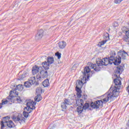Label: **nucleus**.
Masks as SVG:
<instances>
[{
    "mask_svg": "<svg viewBox=\"0 0 129 129\" xmlns=\"http://www.w3.org/2000/svg\"><path fill=\"white\" fill-rule=\"evenodd\" d=\"M14 87H15V86H14Z\"/></svg>",
    "mask_w": 129,
    "mask_h": 129,
    "instance_id": "c03bdc74",
    "label": "nucleus"
},
{
    "mask_svg": "<svg viewBox=\"0 0 129 129\" xmlns=\"http://www.w3.org/2000/svg\"><path fill=\"white\" fill-rule=\"evenodd\" d=\"M13 120L15 121V122H19L20 124H23V123H25L26 119L23 117V115L19 114L17 117L13 118Z\"/></svg>",
    "mask_w": 129,
    "mask_h": 129,
    "instance_id": "0eeeda50",
    "label": "nucleus"
},
{
    "mask_svg": "<svg viewBox=\"0 0 129 129\" xmlns=\"http://www.w3.org/2000/svg\"><path fill=\"white\" fill-rule=\"evenodd\" d=\"M43 85L44 87H48L50 85V83H49V79H46L43 82Z\"/></svg>",
    "mask_w": 129,
    "mask_h": 129,
    "instance_id": "5701e85b",
    "label": "nucleus"
},
{
    "mask_svg": "<svg viewBox=\"0 0 129 129\" xmlns=\"http://www.w3.org/2000/svg\"><path fill=\"white\" fill-rule=\"evenodd\" d=\"M110 55H111L110 56V57H113L114 60H115V57H114V56H115V55H116L115 51H111Z\"/></svg>",
    "mask_w": 129,
    "mask_h": 129,
    "instance_id": "7c9ffc66",
    "label": "nucleus"
},
{
    "mask_svg": "<svg viewBox=\"0 0 129 129\" xmlns=\"http://www.w3.org/2000/svg\"><path fill=\"white\" fill-rule=\"evenodd\" d=\"M114 76L116 77V79L114 80L115 87L114 88L111 87L108 93L104 94V98L103 101L100 100L92 102L91 103V107L97 109L99 108V106H102L103 103L108 102V100H113V99H115V98L119 95V88L118 87H120V85H121V81L119 80V76L117 75H115Z\"/></svg>",
    "mask_w": 129,
    "mask_h": 129,
    "instance_id": "f257e3e1",
    "label": "nucleus"
},
{
    "mask_svg": "<svg viewBox=\"0 0 129 129\" xmlns=\"http://www.w3.org/2000/svg\"><path fill=\"white\" fill-rule=\"evenodd\" d=\"M73 98H76V96H75V95H74V96H73Z\"/></svg>",
    "mask_w": 129,
    "mask_h": 129,
    "instance_id": "79ce46f5",
    "label": "nucleus"
},
{
    "mask_svg": "<svg viewBox=\"0 0 129 129\" xmlns=\"http://www.w3.org/2000/svg\"><path fill=\"white\" fill-rule=\"evenodd\" d=\"M24 111L23 112V115L26 118H28V117L30 116V113L32 111V109H30V108H24Z\"/></svg>",
    "mask_w": 129,
    "mask_h": 129,
    "instance_id": "9d476101",
    "label": "nucleus"
},
{
    "mask_svg": "<svg viewBox=\"0 0 129 129\" xmlns=\"http://www.w3.org/2000/svg\"><path fill=\"white\" fill-rule=\"evenodd\" d=\"M36 79L37 81H40V80H42V76L41 75V74H40V73L38 75H37Z\"/></svg>",
    "mask_w": 129,
    "mask_h": 129,
    "instance_id": "c85d7f7f",
    "label": "nucleus"
},
{
    "mask_svg": "<svg viewBox=\"0 0 129 129\" xmlns=\"http://www.w3.org/2000/svg\"><path fill=\"white\" fill-rule=\"evenodd\" d=\"M115 59L112 56L109 57V58L105 57L104 58H102V59H98L96 60V63H92V62H89L88 63V67L91 69H94V70L97 72L98 71H100L101 68L100 66H107L108 64H114V61Z\"/></svg>",
    "mask_w": 129,
    "mask_h": 129,
    "instance_id": "f03ea898",
    "label": "nucleus"
},
{
    "mask_svg": "<svg viewBox=\"0 0 129 129\" xmlns=\"http://www.w3.org/2000/svg\"><path fill=\"white\" fill-rule=\"evenodd\" d=\"M106 40H103L101 42H100L98 44V46L99 47H101V46H103V45H104L105 44V43H106Z\"/></svg>",
    "mask_w": 129,
    "mask_h": 129,
    "instance_id": "c756f323",
    "label": "nucleus"
},
{
    "mask_svg": "<svg viewBox=\"0 0 129 129\" xmlns=\"http://www.w3.org/2000/svg\"><path fill=\"white\" fill-rule=\"evenodd\" d=\"M89 105L90 104L89 103H86L84 105H82V106L83 107L84 110H86V109H88L89 108Z\"/></svg>",
    "mask_w": 129,
    "mask_h": 129,
    "instance_id": "bb28decb",
    "label": "nucleus"
},
{
    "mask_svg": "<svg viewBox=\"0 0 129 129\" xmlns=\"http://www.w3.org/2000/svg\"><path fill=\"white\" fill-rule=\"evenodd\" d=\"M42 98L41 95H37L34 98L35 101L39 102V101H41V100H42Z\"/></svg>",
    "mask_w": 129,
    "mask_h": 129,
    "instance_id": "a878e982",
    "label": "nucleus"
},
{
    "mask_svg": "<svg viewBox=\"0 0 129 129\" xmlns=\"http://www.w3.org/2000/svg\"><path fill=\"white\" fill-rule=\"evenodd\" d=\"M40 74L41 75L42 78H47L48 77V72L46 70H41Z\"/></svg>",
    "mask_w": 129,
    "mask_h": 129,
    "instance_id": "dca6fc26",
    "label": "nucleus"
},
{
    "mask_svg": "<svg viewBox=\"0 0 129 129\" xmlns=\"http://www.w3.org/2000/svg\"><path fill=\"white\" fill-rule=\"evenodd\" d=\"M36 91L37 93H40V91H42V88H38L36 89Z\"/></svg>",
    "mask_w": 129,
    "mask_h": 129,
    "instance_id": "c9c22d12",
    "label": "nucleus"
},
{
    "mask_svg": "<svg viewBox=\"0 0 129 129\" xmlns=\"http://www.w3.org/2000/svg\"><path fill=\"white\" fill-rule=\"evenodd\" d=\"M113 26L115 28H116V27H118V23H117V22H114Z\"/></svg>",
    "mask_w": 129,
    "mask_h": 129,
    "instance_id": "e433bc0d",
    "label": "nucleus"
},
{
    "mask_svg": "<svg viewBox=\"0 0 129 129\" xmlns=\"http://www.w3.org/2000/svg\"><path fill=\"white\" fill-rule=\"evenodd\" d=\"M27 106L26 107H25V108H30V109H32V111L33 109H35V106H34V101H30L29 102H28L27 103Z\"/></svg>",
    "mask_w": 129,
    "mask_h": 129,
    "instance_id": "2eb2a0df",
    "label": "nucleus"
},
{
    "mask_svg": "<svg viewBox=\"0 0 129 129\" xmlns=\"http://www.w3.org/2000/svg\"><path fill=\"white\" fill-rule=\"evenodd\" d=\"M24 89V86L23 85H17L13 91H10V96L11 97H15L19 96V92L17 91H22Z\"/></svg>",
    "mask_w": 129,
    "mask_h": 129,
    "instance_id": "39448f33",
    "label": "nucleus"
},
{
    "mask_svg": "<svg viewBox=\"0 0 129 129\" xmlns=\"http://www.w3.org/2000/svg\"><path fill=\"white\" fill-rule=\"evenodd\" d=\"M91 71V70H90V68L89 67H86L85 68L83 72V77L82 79V81L78 80L76 82V89H77L78 88L79 89H81L82 86H83V84H84V81H85V83H86V80L89 79V77L90 76L89 73Z\"/></svg>",
    "mask_w": 129,
    "mask_h": 129,
    "instance_id": "7ed1b4c3",
    "label": "nucleus"
},
{
    "mask_svg": "<svg viewBox=\"0 0 129 129\" xmlns=\"http://www.w3.org/2000/svg\"><path fill=\"white\" fill-rule=\"evenodd\" d=\"M76 90L77 91V96L78 98H80V97H81L82 96V95H81V93H82V91H81V89H79V88H78V89H76Z\"/></svg>",
    "mask_w": 129,
    "mask_h": 129,
    "instance_id": "b1692460",
    "label": "nucleus"
},
{
    "mask_svg": "<svg viewBox=\"0 0 129 129\" xmlns=\"http://www.w3.org/2000/svg\"><path fill=\"white\" fill-rule=\"evenodd\" d=\"M42 65L45 70H48L50 67V64L47 61L42 62Z\"/></svg>",
    "mask_w": 129,
    "mask_h": 129,
    "instance_id": "aec40b11",
    "label": "nucleus"
},
{
    "mask_svg": "<svg viewBox=\"0 0 129 129\" xmlns=\"http://www.w3.org/2000/svg\"><path fill=\"white\" fill-rule=\"evenodd\" d=\"M83 110L84 109H83V107H82V105L81 106H79L77 108V111L78 112V113H82L83 112Z\"/></svg>",
    "mask_w": 129,
    "mask_h": 129,
    "instance_id": "393cba45",
    "label": "nucleus"
},
{
    "mask_svg": "<svg viewBox=\"0 0 129 129\" xmlns=\"http://www.w3.org/2000/svg\"><path fill=\"white\" fill-rule=\"evenodd\" d=\"M123 32L125 33V36L123 38V40L129 45V30H123Z\"/></svg>",
    "mask_w": 129,
    "mask_h": 129,
    "instance_id": "ddd939ff",
    "label": "nucleus"
},
{
    "mask_svg": "<svg viewBox=\"0 0 129 129\" xmlns=\"http://www.w3.org/2000/svg\"><path fill=\"white\" fill-rule=\"evenodd\" d=\"M122 1L123 0H114V4H120V3H121V2H122Z\"/></svg>",
    "mask_w": 129,
    "mask_h": 129,
    "instance_id": "473e14b6",
    "label": "nucleus"
},
{
    "mask_svg": "<svg viewBox=\"0 0 129 129\" xmlns=\"http://www.w3.org/2000/svg\"><path fill=\"white\" fill-rule=\"evenodd\" d=\"M126 56H128V54H127L126 52H125L124 50L118 52V56L115 57L114 65L118 66L119 64L121 63V59H123V60L126 59Z\"/></svg>",
    "mask_w": 129,
    "mask_h": 129,
    "instance_id": "20e7f679",
    "label": "nucleus"
},
{
    "mask_svg": "<svg viewBox=\"0 0 129 129\" xmlns=\"http://www.w3.org/2000/svg\"><path fill=\"white\" fill-rule=\"evenodd\" d=\"M48 64H53L54 63V58L53 57L49 56L47 58V61Z\"/></svg>",
    "mask_w": 129,
    "mask_h": 129,
    "instance_id": "4be33fe9",
    "label": "nucleus"
},
{
    "mask_svg": "<svg viewBox=\"0 0 129 129\" xmlns=\"http://www.w3.org/2000/svg\"><path fill=\"white\" fill-rule=\"evenodd\" d=\"M36 83V78L35 77H32L29 79L27 82H26L24 83V86L27 88H30L33 84Z\"/></svg>",
    "mask_w": 129,
    "mask_h": 129,
    "instance_id": "423d86ee",
    "label": "nucleus"
},
{
    "mask_svg": "<svg viewBox=\"0 0 129 129\" xmlns=\"http://www.w3.org/2000/svg\"><path fill=\"white\" fill-rule=\"evenodd\" d=\"M55 56H57L58 59H60L61 58V53H59V52H57L55 53Z\"/></svg>",
    "mask_w": 129,
    "mask_h": 129,
    "instance_id": "2f4dec72",
    "label": "nucleus"
},
{
    "mask_svg": "<svg viewBox=\"0 0 129 129\" xmlns=\"http://www.w3.org/2000/svg\"><path fill=\"white\" fill-rule=\"evenodd\" d=\"M123 71V67L121 66H119L116 67V70H115V75H117L119 76Z\"/></svg>",
    "mask_w": 129,
    "mask_h": 129,
    "instance_id": "f8f14e48",
    "label": "nucleus"
},
{
    "mask_svg": "<svg viewBox=\"0 0 129 129\" xmlns=\"http://www.w3.org/2000/svg\"><path fill=\"white\" fill-rule=\"evenodd\" d=\"M6 118H8V116L4 117L3 118V120L1 121V129H5L6 127V125H5V123H6Z\"/></svg>",
    "mask_w": 129,
    "mask_h": 129,
    "instance_id": "412c9836",
    "label": "nucleus"
},
{
    "mask_svg": "<svg viewBox=\"0 0 129 129\" xmlns=\"http://www.w3.org/2000/svg\"><path fill=\"white\" fill-rule=\"evenodd\" d=\"M5 122H6L7 126L9 128H14L16 125L12 120H10V117L8 116V118H6Z\"/></svg>",
    "mask_w": 129,
    "mask_h": 129,
    "instance_id": "6e6552de",
    "label": "nucleus"
},
{
    "mask_svg": "<svg viewBox=\"0 0 129 129\" xmlns=\"http://www.w3.org/2000/svg\"><path fill=\"white\" fill-rule=\"evenodd\" d=\"M43 36H44V30L40 29L38 31L37 34L36 35L35 39L36 40H40V39H42Z\"/></svg>",
    "mask_w": 129,
    "mask_h": 129,
    "instance_id": "4468645a",
    "label": "nucleus"
},
{
    "mask_svg": "<svg viewBox=\"0 0 129 129\" xmlns=\"http://www.w3.org/2000/svg\"><path fill=\"white\" fill-rule=\"evenodd\" d=\"M103 38L105 39V41H108V39H109V34L108 33H106L103 35Z\"/></svg>",
    "mask_w": 129,
    "mask_h": 129,
    "instance_id": "cd10ccee",
    "label": "nucleus"
},
{
    "mask_svg": "<svg viewBox=\"0 0 129 129\" xmlns=\"http://www.w3.org/2000/svg\"><path fill=\"white\" fill-rule=\"evenodd\" d=\"M127 90L128 91V93H129V86L127 87Z\"/></svg>",
    "mask_w": 129,
    "mask_h": 129,
    "instance_id": "4c0bfd02",
    "label": "nucleus"
},
{
    "mask_svg": "<svg viewBox=\"0 0 129 129\" xmlns=\"http://www.w3.org/2000/svg\"><path fill=\"white\" fill-rule=\"evenodd\" d=\"M16 100L18 103H21L22 102V99H21V97H18L16 98Z\"/></svg>",
    "mask_w": 129,
    "mask_h": 129,
    "instance_id": "72a5a7b5",
    "label": "nucleus"
},
{
    "mask_svg": "<svg viewBox=\"0 0 129 129\" xmlns=\"http://www.w3.org/2000/svg\"><path fill=\"white\" fill-rule=\"evenodd\" d=\"M126 125L129 127V120L128 122L126 123Z\"/></svg>",
    "mask_w": 129,
    "mask_h": 129,
    "instance_id": "ea45409f",
    "label": "nucleus"
},
{
    "mask_svg": "<svg viewBox=\"0 0 129 129\" xmlns=\"http://www.w3.org/2000/svg\"><path fill=\"white\" fill-rule=\"evenodd\" d=\"M3 104L1 103H0V108H2L3 107V105H2Z\"/></svg>",
    "mask_w": 129,
    "mask_h": 129,
    "instance_id": "58836bf2",
    "label": "nucleus"
},
{
    "mask_svg": "<svg viewBox=\"0 0 129 129\" xmlns=\"http://www.w3.org/2000/svg\"><path fill=\"white\" fill-rule=\"evenodd\" d=\"M72 103L70 102V100L67 99H65L64 102L61 103V106L63 111H65L67 109V105H71Z\"/></svg>",
    "mask_w": 129,
    "mask_h": 129,
    "instance_id": "1a4fd4ad",
    "label": "nucleus"
},
{
    "mask_svg": "<svg viewBox=\"0 0 129 129\" xmlns=\"http://www.w3.org/2000/svg\"><path fill=\"white\" fill-rule=\"evenodd\" d=\"M9 102V101L8 100H3L2 104H7Z\"/></svg>",
    "mask_w": 129,
    "mask_h": 129,
    "instance_id": "f704fd0d",
    "label": "nucleus"
},
{
    "mask_svg": "<svg viewBox=\"0 0 129 129\" xmlns=\"http://www.w3.org/2000/svg\"><path fill=\"white\" fill-rule=\"evenodd\" d=\"M29 75V73L27 72H24L23 73L19 76V80H24V78H26L27 76Z\"/></svg>",
    "mask_w": 129,
    "mask_h": 129,
    "instance_id": "f3484780",
    "label": "nucleus"
},
{
    "mask_svg": "<svg viewBox=\"0 0 129 129\" xmlns=\"http://www.w3.org/2000/svg\"><path fill=\"white\" fill-rule=\"evenodd\" d=\"M124 29H125V27H123V28H122V30H123Z\"/></svg>",
    "mask_w": 129,
    "mask_h": 129,
    "instance_id": "37998d69",
    "label": "nucleus"
},
{
    "mask_svg": "<svg viewBox=\"0 0 129 129\" xmlns=\"http://www.w3.org/2000/svg\"><path fill=\"white\" fill-rule=\"evenodd\" d=\"M58 47L60 49H64L66 47V42L60 41L58 43Z\"/></svg>",
    "mask_w": 129,
    "mask_h": 129,
    "instance_id": "6ab92c4d",
    "label": "nucleus"
},
{
    "mask_svg": "<svg viewBox=\"0 0 129 129\" xmlns=\"http://www.w3.org/2000/svg\"><path fill=\"white\" fill-rule=\"evenodd\" d=\"M42 67H38L37 66H35L34 67H33L32 69V74H33V75H36V74H37V73H39V72H41V71H42Z\"/></svg>",
    "mask_w": 129,
    "mask_h": 129,
    "instance_id": "9b49d317",
    "label": "nucleus"
},
{
    "mask_svg": "<svg viewBox=\"0 0 129 129\" xmlns=\"http://www.w3.org/2000/svg\"><path fill=\"white\" fill-rule=\"evenodd\" d=\"M76 104L77 106H81V105H83L84 101L82 99H80L79 98H77L76 99Z\"/></svg>",
    "mask_w": 129,
    "mask_h": 129,
    "instance_id": "a211bd4d",
    "label": "nucleus"
},
{
    "mask_svg": "<svg viewBox=\"0 0 129 129\" xmlns=\"http://www.w3.org/2000/svg\"><path fill=\"white\" fill-rule=\"evenodd\" d=\"M38 84H38V82H36L35 85H38Z\"/></svg>",
    "mask_w": 129,
    "mask_h": 129,
    "instance_id": "a19ab883",
    "label": "nucleus"
}]
</instances>
